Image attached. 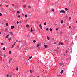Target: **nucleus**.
<instances>
[{"label":"nucleus","mask_w":77,"mask_h":77,"mask_svg":"<svg viewBox=\"0 0 77 77\" xmlns=\"http://www.w3.org/2000/svg\"><path fill=\"white\" fill-rule=\"evenodd\" d=\"M60 13H64L65 14V11L63 10H61L60 11Z\"/></svg>","instance_id":"nucleus-1"},{"label":"nucleus","mask_w":77,"mask_h":77,"mask_svg":"<svg viewBox=\"0 0 77 77\" xmlns=\"http://www.w3.org/2000/svg\"><path fill=\"white\" fill-rule=\"evenodd\" d=\"M16 43V42H15L14 43V44L12 45V46L11 47V48H13L14 47V45H15V44Z\"/></svg>","instance_id":"nucleus-2"},{"label":"nucleus","mask_w":77,"mask_h":77,"mask_svg":"<svg viewBox=\"0 0 77 77\" xmlns=\"http://www.w3.org/2000/svg\"><path fill=\"white\" fill-rule=\"evenodd\" d=\"M32 55L27 60H30V59H31L32 58Z\"/></svg>","instance_id":"nucleus-3"},{"label":"nucleus","mask_w":77,"mask_h":77,"mask_svg":"<svg viewBox=\"0 0 77 77\" xmlns=\"http://www.w3.org/2000/svg\"><path fill=\"white\" fill-rule=\"evenodd\" d=\"M47 38L48 40H50V37L48 36H47Z\"/></svg>","instance_id":"nucleus-4"},{"label":"nucleus","mask_w":77,"mask_h":77,"mask_svg":"<svg viewBox=\"0 0 77 77\" xmlns=\"http://www.w3.org/2000/svg\"><path fill=\"white\" fill-rule=\"evenodd\" d=\"M40 43L37 44V47H39V46H40Z\"/></svg>","instance_id":"nucleus-5"},{"label":"nucleus","mask_w":77,"mask_h":77,"mask_svg":"<svg viewBox=\"0 0 77 77\" xmlns=\"http://www.w3.org/2000/svg\"><path fill=\"white\" fill-rule=\"evenodd\" d=\"M44 47H45V48H47V47H48V46L46 45H45Z\"/></svg>","instance_id":"nucleus-6"},{"label":"nucleus","mask_w":77,"mask_h":77,"mask_svg":"<svg viewBox=\"0 0 77 77\" xmlns=\"http://www.w3.org/2000/svg\"><path fill=\"white\" fill-rule=\"evenodd\" d=\"M26 5H24L23 6V8H26Z\"/></svg>","instance_id":"nucleus-7"},{"label":"nucleus","mask_w":77,"mask_h":77,"mask_svg":"<svg viewBox=\"0 0 77 77\" xmlns=\"http://www.w3.org/2000/svg\"><path fill=\"white\" fill-rule=\"evenodd\" d=\"M16 42H21V41L20 40V41H18L17 40H16Z\"/></svg>","instance_id":"nucleus-8"},{"label":"nucleus","mask_w":77,"mask_h":77,"mask_svg":"<svg viewBox=\"0 0 77 77\" xmlns=\"http://www.w3.org/2000/svg\"><path fill=\"white\" fill-rule=\"evenodd\" d=\"M14 26H12L11 27V29H14Z\"/></svg>","instance_id":"nucleus-9"},{"label":"nucleus","mask_w":77,"mask_h":77,"mask_svg":"<svg viewBox=\"0 0 77 77\" xmlns=\"http://www.w3.org/2000/svg\"><path fill=\"white\" fill-rule=\"evenodd\" d=\"M9 34H8L6 37V38H8V37H9Z\"/></svg>","instance_id":"nucleus-10"},{"label":"nucleus","mask_w":77,"mask_h":77,"mask_svg":"<svg viewBox=\"0 0 77 77\" xmlns=\"http://www.w3.org/2000/svg\"><path fill=\"white\" fill-rule=\"evenodd\" d=\"M63 72V70H61L60 72L61 74H62Z\"/></svg>","instance_id":"nucleus-11"},{"label":"nucleus","mask_w":77,"mask_h":77,"mask_svg":"<svg viewBox=\"0 0 77 77\" xmlns=\"http://www.w3.org/2000/svg\"><path fill=\"white\" fill-rule=\"evenodd\" d=\"M39 26H40V28H41V29H42V26H41V24H40Z\"/></svg>","instance_id":"nucleus-12"},{"label":"nucleus","mask_w":77,"mask_h":77,"mask_svg":"<svg viewBox=\"0 0 77 77\" xmlns=\"http://www.w3.org/2000/svg\"><path fill=\"white\" fill-rule=\"evenodd\" d=\"M50 32H51V31H52V29L51 28L50 29Z\"/></svg>","instance_id":"nucleus-13"},{"label":"nucleus","mask_w":77,"mask_h":77,"mask_svg":"<svg viewBox=\"0 0 77 77\" xmlns=\"http://www.w3.org/2000/svg\"><path fill=\"white\" fill-rule=\"evenodd\" d=\"M9 53L10 54H12V53L11 52V51H9Z\"/></svg>","instance_id":"nucleus-14"},{"label":"nucleus","mask_w":77,"mask_h":77,"mask_svg":"<svg viewBox=\"0 0 77 77\" xmlns=\"http://www.w3.org/2000/svg\"><path fill=\"white\" fill-rule=\"evenodd\" d=\"M32 32H33V30H32V27L31 28V30H30Z\"/></svg>","instance_id":"nucleus-15"},{"label":"nucleus","mask_w":77,"mask_h":77,"mask_svg":"<svg viewBox=\"0 0 77 77\" xmlns=\"http://www.w3.org/2000/svg\"><path fill=\"white\" fill-rule=\"evenodd\" d=\"M65 11H68V9L67 8H65Z\"/></svg>","instance_id":"nucleus-16"},{"label":"nucleus","mask_w":77,"mask_h":77,"mask_svg":"<svg viewBox=\"0 0 77 77\" xmlns=\"http://www.w3.org/2000/svg\"><path fill=\"white\" fill-rule=\"evenodd\" d=\"M27 15L26 14L25 15V17L27 18Z\"/></svg>","instance_id":"nucleus-17"},{"label":"nucleus","mask_w":77,"mask_h":77,"mask_svg":"<svg viewBox=\"0 0 77 77\" xmlns=\"http://www.w3.org/2000/svg\"><path fill=\"white\" fill-rule=\"evenodd\" d=\"M63 23V20H61V23L62 24Z\"/></svg>","instance_id":"nucleus-18"},{"label":"nucleus","mask_w":77,"mask_h":77,"mask_svg":"<svg viewBox=\"0 0 77 77\" xmlns=\"http://www.w3.org/2000/svg\"><path fill=\"white\" fill-rule=\"evenodd\" d=\"M33 42L34 43H35V42H36V40H34L33 41Z\"/></svg>","instance_id":"nucleus-19"},{"label":"nucleus","mask_w":77,"mask_h":77,"mask_svg":"<svg viewBox=\"0 0 77 77\" xmlns=\"http://www.w3.org/2000/svg\"><path fill=\"white\" fill-rule=\"evenodd\" d=\"M30 72L31 73H32V72H33V71L32 70H30Z\"/></svg>","instance_id":"nucleus-20"},{"label":"nucleus","mask_w":77,"mask_h":77,"mask_svg":"<svg viewBox=\"0 0 77 77\" xmlns=\"http://www.w3.org/2000/svg\"><path fill=\"white\" fill-rule=\"evenodd\" d=\"M52 11L53 12H54V9H52Z\"/></svg>","instance_id":"nucleus-21"},{"label":"nucleus","mask_w":77,"mask_h":77,"mask_svg":"<svg viewBox=\"0 0 77 77\" xmlns=\"http://www.w3.org/2000/svg\"><path fill=\"white\" fill-rule=\"evenodd\" d=\"M61 41H60V42H59L58 44H59V45H60V44H61Z\"/></svg>","instance_id":"nucleus-22"},{"label":"nucleus","mask_w":77,"mask_h":77,"mask_svg":"<svg viewBox=\"0 0 77 77\" xmlns=\"http://www.w3.org/2000/svg\"><path fill=\"white\" fill-rule=\"evenodd\" d=\"M61 45H63V43H61Z\"/></svg>","instance_id":"nucleus-23"},{"label":"nucleus","mask_w":77,"mask_h":77,"mask_svg":"<svg viewBox=\"0 0 77 77\" xmlns=\"http://www.w3.org/2000/svg\"><path fill=\"white\" fill-rule=\"evenodd\" d=\"M3 50H5V48L4 47L3 48Z\"/></svg>","instance_id":"nucleus-24"},{"label":"nucleus","mask_w":77,"mask_h":77,"mask_svg":"<svg viewBox=\"0 0 77 77\" xmlns=\"http://www.w3.org/2000/svg\"><path fill=\"white\" fill-rule=\"evenodd\" d=\"M6 26H8V23H6Z\"/></svg>","instance_id":"nucleus-25"},{"label":"nucleus","mask_w":77,"mask_h":77,"mask_svg":"<svg viewBox=\"0 0 77 77\" xmlns=\"http://www.w3.org/2000/svg\"><path fill=\"white\" fill-rule=\"evenodd\" d=\"M26 27H29V25L28 24L26 26Z\"/></svg>","instance_id":"nucleus-26"},{"label":"nucleus","mask_w":77,"mask_h":77,"mask_svg":"<svg viewBox=\"0 0 77 77\" xmlns=\"http://www.w3.org/2000/svg\"><path fill=\"white\" fill-rule=\"evenodd\" d=\"M28 7L29 8H31V6H30V5H29Z\"/></svg>","instance_id":"nucleus-27"},{"label":"nucleus","mask_w":77,"mask_h":77,"mask_svg":"<svg viewBox=\"0 0 77 77\" xmlns=\"http://www.w3.org/2000/svg\"><path fill=\"white\" fill-rule=\"evenodd\" d=\"M16 70L17 71H18V67H16Z\"/></svg>","instance_id":"nucleus-28"},{"label":"nucleus","mask_w":77,"mask_h":77,"mask_svg":"<svg viewBox=\"0 0 77 77\" xmlns=\"http://www.w3.org/2000/svg\"><path fill=\"white\" fill-rule=\"evenodd\" d=\"M44 25H46V24H47V23H46V22H45L44 23Z\"/></svg>","instance_id":"nucleus-29"},{"label":"nucleus","mask_w":77,"mask_h":77,"mask_svg":"<svg viewBox=\"0 0 77 77\" xmlns=\"http://www.w3.org/2000/svg\"><path fill=\"white\" fill-rule=\"evenodd\" d=\"M17 14H19L20 13V11H17Z\"/></svg>","instance_id":"nucleus-30"},{"label":"nucleus","mask_w":77,"mask_h":77,"mask_svg":"<svg viewBox=\"0 0 77 77\" xmlns=\"http://www.w3.org/2000/svg\"><path fill=\"white\" fill-rule=\"evenodd\" d=\"M68 51L66 50V53H67Z\"/></svg>","instance_id":"nucleus-31"},{"label":"nucleus","mask_w":77,"mask_h":77,"mask_svg":"<svg viewBox=\"0 0 77 77\" xmlns=\"http://www.w3.org/2000/svg\"><path fill=\"white\" fill-rule=\"evenodd\" d=\"M15 5V4H12V6H14Z\"/></svg>","instance_id":"nucleus-32"},{"label":"nucleus","mask_w":77,"mask_h":77,"mask_svg":"<svg viewBox=\"0 0 77 77\" xmlns=\"http://www.w3.org/2000/svg\"><path fill=\"white\" fill-rule=\"evenodd\" d=\"M18 18H21V16H20V15H19L18 16Z\"/></svg>","instance_id":"nucleus-33"},{"label":"nucleus","mask_w":77,"mask_h":77,"mask_svg":"<svg viewBox=\"0 0 77 77\" xmlns=\"http://www.w3.org/2000/svg\"><path fill=\"white\" fill-rule=\"evenodd\" d=\"M9 33H11V34H13V33H12V32H9Z\"/></svg>","instance_id":"nucleus-34"},{"label":"nucleus","mask_w":77,"mask_h":77,"mask_svg":"<svg viewBox=\"0 0 77 77\" xmlns=\"http://www.w3.org/2000/svg\"><path fill=\"white\" fill-rule=\"evenodd\" d=\"M17 24H18V23H19V22H18V21H17L16 22Z\"/></svg>","instance_id":"nucleus-35"},{"label":"nucleus","mask_w":77,"mask_h":77,"mask_svg":"<svg viewBox=\"0 0 77 77\" xmlns=\"http://www.w3.org/2000/svg\"><path fill=\"white\" fill-rule=\"evenodd\" d=\"M1 44L2 45H3V44H3V43H1Z\"/></svg>","instance_id":"nucleus-36"},{"label":"nucleus","mask_w":77,"mask_h":77,"mask_svg":"<svg viewBox=\"0 0 77 77\" xmlns=\"http://www.w3.org/2000/svg\"><path fill=\"white\" fill-rule=\"evenodd\" d=\"M10 62L11 61H10V60H9V64H10L11 63Z\"/></svg>","instance_id":"nucleus-37"},{"label":"nucleus","mask_w":77,"mask_h":77,"mask_svg":"<svg viewBox=\"0 0 77 77\" xmlns=\"http://www.w3.org/2000/svg\"><path fill=\"white\" fill-rule=\"evenodd\" d=\"M46 30H47V31H48V28H46Z\"/></svg>","instance_id":"nucleus-38"},{"label":"nucleus","mask_w":77,"mask_h":77,"mask_svg":"<svg viewBox=\"0 0 77 77\" xmlns=\"http://www.w3.org/2000/svg\"><path fill=\"white\" fill-rule=\"evenodd\" d=\"M8 76H9V75L8 74L6 76V77H8Z\"/></svg>","instance_id":"nucleus-39"},{"label":"nucleus","mask_w":77,"mask_h":77,"mask_svg":"<svg viewBox=\"0 0 77 77\" xmlns=\"http://www.w3.org/2000/svg\"><path fill=\"white\" fill-rule=\"evenodd\" d=\"M6 7H8V5H6Z\"/></svg>","instance_id":"nucleus-40"},{"label":"nucleus","mask_w":77,"mask_h":77,"mask_svg":"<svg viewBox=\"0 0 77 77\" xmlns=\"http://www.w3.org/2000/svg\"><path fill=\"white\" fill-rule=\"evenodd\" d=\"M8 40H9V41H11V38H9L8 39Z\"/></svg>","instance_id":"nucleus-41"},{"label":"nucleus","mask_w":77,"mask_h":77,"mask_svg":"<svg viewBox=\"0 0 77 77\" xmlns=\"http://www.w3.org/2000/svg\"><path fill=\"white\" fill-rule=\"evenodd\" d=\"M2 13H0V16H2Z\"/></svg>","instance_id":"nucleus-42"},{"label":"nucleus","mask_w":77,"mask_h":77,"mask_svg":"<svg viewBox=\"0 0 77 77\" xmlns=\"http://www.w3.org/2000/svg\"><path fill=\"white\" fill-rule=\"evenodd\" d=\"M69 20H71V17H69Z\"/></svg>","instance_id":"nucleus-43"},{"label":"nucleus","mask_w":77,"mask_h":77,"mask_svg":"<svg viewBox=\"0 0 77 77\" xmlns=\"http://www.w3.org/2000/svg\"><path fill=\"white\" fill-rule=\"evenodd\" d=\"M58 29H59L58 28L57 29H56V30L57 31V30H58Z\"/></svg>","instance_id":"nucleus-44"},{"label":"nucleus","mask_w":77,"mask_h":77,"mask_svg":"<svg viewBox=\"0 0 77 77\" xmlns=\"http://www.w3.org/2000/svg\"><path fill=\"white\" fill-rule=\"evenodd\" d=\"M10 60H12V58H11L10 59Z\"/></svg>","instance_id":"nucleus-45"},{"label":"nucleus","mask_w":77,"mask_h":77,"mask_svg":"<svg viewBox=\"0 0 77 77\" xmlns=\"http://www.w3.org/2000/svg\"><path fill=\"white\" fill-rule=\"evenodd\" d=\"M19 23H21V21H20Z\"/></svg>","instance_id":"nucleus-46"},{"label":"nucleus","mask_w":77,"mask_h":77,"mask_svg":"<svg viewBox=\"0 0 77 77\" xmlns=\"http://www.w3.org/2000/svg\"><path fill=\"white\" fill-rule=\"evenodd\" d=\"M69 28H71V26H69Z\"/></svg>","instance_id":"nucleus-47"},{"label":"nucleus","mask_w":77,"mask_h":77,"mask_svg":"<svg viewBox=\"0 0 77 77\" xmlns=\"http://www.w3.org/2000/svg\"><path fill=\"white\" fill-rule=\"evenodd\" d=\"M57 48L58 49H59V47H57Z\"/></svg>","instance_id":"nucleus-48"},{"label":"nucleus","mask_w":77,"mask_h":77,"mask_svg":"<svg viewBox=\"0 0 77 77\" xmlns=\"http://www.w3.org/2000/svg\"><path fill=\"white\" fill-rule=\"evenodd\" d=\"M54 44H56V42H54Z\"/></svg>","instance_id":"nucleus-49"},{"label":"nucleus","mask_w":77,"mask_h":77,"mask_svg":"<svg viewBox=\"0 0 77 77\" xmlns=\"http://www.w3.org/2000/svg\"><path fill=\"white\" fill-rule=\"evenodd\" d=\"M64 65H65V63H64L63 64V66H64Z\"/></svg>","instance_id":"nucleus-50"},{"label":"nucleus","mask_w":77,"mask_h":77,"mask_svg":"<svg viewBox=\"0 0 77 77\" xmlns=\"http://www.w3.org/2000/svg\"><path fill=\"white\" fill-rule=\"evenodd\" d=\"M2 6V5H0V6Z\"/></svg>","instance_id":"nucleus-51"},{"label":"nucleus","mask_w":77,"mask_h":77,"mask_svg":"<svg viewBox=\"0 0 77 77\" xmlns=\"http://www.w3.org/2000/svg\"><path fill=\"white\" fill-rule=\"evenodd\" d=\"M9 77H12V75H11Z\"/></svg>","instance_id":"nucleus-52"},{"label":"nucleus","mask_w":77,"mask_h":77,"mask_svg":"<svg viewBox=\"0 0 77 77\" xmlns=\"http://www.w3.org/2000/svg\"><path fill=\"white\" fill-rule=\"evenodd\" d=\"M22 15H24V14H22Z\"/></svg>","instance_id":"nucleus-53"},{"label":"nucleus","mask_w":77,"mask_h":77,"mask_svg":"<svg viewBox=\"0 0 77 77\" xmlns=\"http://www.w3.org/2000/svg\"><path fill=\"white\" fill-rule=\"evenodd\" d=\"M3 62H4V61H5V60H3Z\"/></svg>","instance_id":"nucleus-54"},{"label":"nucleus","mask_w":77,"mask_h":77,"mask_svg":"<svg viewBox=\"0 0 77 77\" xmlns=\"http://www.w3.org/2000/svg\"><path fill=\"white\" fill-rule=\"evenodd\" d=\"M1 34V32H0V34Z\"/></svg>","instance_id":"nucleus-55"},{"label":"nucleus","mask_w":77,"mask_h":77,"mask_svg":"<svg viewBox=\"0 0 77 77\" xmlns=\"http://www.w3.org/2000/svg\"><path fill=\"white\" fill-rule=\"evenodd\" d=\"M38 49H39V48H38Z\"/></svg>","instance_id":"nucleus-56"},{"label":"nucleus","mask_w":77,"mask_h":77,"mask_svg":"<svg viewBox=\"0 0 77 77\" xmlns=\"http://www.w3.org/2000/svg\"><path fill=\"white\" fill-rule=\"evenodd\" d=\"M37 77H39V76H38Z\"/></svg>","instance_id":"nucleus-57"},{"label":"nucleus","mask_w":77,"mask_h":77,"mask_svg":"<svg viewBox=\"0 0 77 77\" xmlns=\"http://www.w3.org/2000/svg\"><path fill=\"white\" fill-rule=\"evenodd\" d=\"M17 47H18V46H17Z\"/></svg>","instance_id":"nucleus-58"},{"label":"nucleus","mask_w":77,"mask_h":77,"mask_svg":"<svg viewBox=\"0 0 77 77\" xmlns=\"http://www.w3.org/2000/svg\"><path fill=\"white\" fill-rule=\"evenodd\" d=\"M57 76H59V75H57Z\"/></svg>","instance_id":"nucleus-59"},{"label":"nucleus","mask_w":77,"mask_h":77,"mask_svg":"<svg viewBox=\"0 0 77 77\" xmlns=\"http://www.w3.org/2000/svg\"><path fill=\"white\" fill-rule=\"evenodd\" d=\"M27 21V20H26V22Z\"/></svg>","instance_id":"nucleus-60"},{"label":"nucleus","mask_w":77,"mask_h":77,"mask_svg":"<svg viewBox=\"0 0 77 77\" xmlns=\"http://www.w3.org/2000/svg\"><path fill=\"white\" fill-rule=\"evenodd\" d=\"M13 62H14V61H13Z\"/></svg>","instance_id":"nucleus-61"},{"label":"nucleus","mask_w":77,"mask_h":77,"mask_svg":"<svg viewBox=\"0 0 77 77\" xmlns=\"http://www.w3.org/2000/svg\"><path fill=\"white\" fill-rule=\"evenodd\" d=\"M73 0V1H74V0Z\"/></svg>","instance_id":"nucleus-62"}]
</instances>
